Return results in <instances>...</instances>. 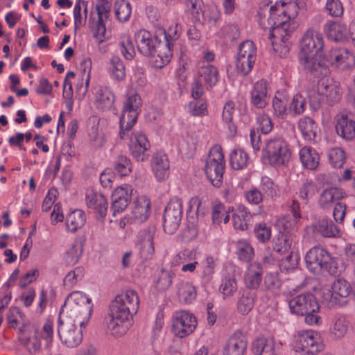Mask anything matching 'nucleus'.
I'll return each instance as SVG.
<instances>
[{
    "mask_svg": "<svg viewBox=\"0 0 355 355\" xmlns=\"http://www.w3.org/2000/svg\"><path fill=\"white\" fill-rule=\"evenodd\" d=\"M83 71L80 73L78 82L76 85V93L79 99H83L87 93L90 80V71L92 61L89 58L84 59L81 62Z\"/></svg>",
    "mask_w": 355,
    "mask_h": 355,
    "instance_id": "72a5a7b5",
    "label": "nucleus"
},
{
    "mask_svg": "<svg viewBox=\"0 0 355 355\" xmlns=\"http://www.w3.org/2000/svg\"><path fill=\"white\" fill-rule=\"evenodd\" d=\"M291 156L287 142L280 137H274L265 141L262 158L266 163L274 166L286 164Z\"/></svg>",
    "mask_w": 355,
    "mask_h": 355,
    "instance_id": "6e6552de",
    "label": "nucleus"
},
{
    "mask_svg": "<svg viewBox=\"0 0 355 355\" xmlns=\"http://www.w3.org/2000/svg\"><path fill=\"white\" fill-rule=\"evenodd\" d=\"M260 187L265 193L270 197L277 196L279 191L278 186L268 176L261 177Z\"/></svg>",
    "mask_w": 355,
    "mask_h": 355,
    "instance_id": "0e129e2a",
    "label": "nucleus"
},
{
    "mask_svg": "<svg viewBox=\"0 0 355 355\" xmlns=\"http://www.w3.org/2000/svg\"><path fill=\"white\" fill-rule=\"evenodd\" d=\"M270 27H262L269 30V39L274 52L279 57H285L288 53V39L296 28L295 21H277L276 24L269 25Z\"/></svg>",
    "mask_w": 355,
    "mask_h": 355,
    "instance_id": "0eeeda50",
    "label": "nucleus"
},
{
    "mask_svg": "<svg viewBox=\"0 0 355 355\" xmlns=\"http://www.w3.org/2000/svg\"><path fill=\"white\" fill-rule=\"evenodd\" d=\"M269 86L266 80H260L254 83L250 92V102L259 109L266 107L270 99Z\"/></svg>",
    "mask_w": 355,
    "mask_h": 355,
    "instance_id": "a878e982",
    "label": "nucleus"
},
{
    "mask_svg": "<svg viewBox=\"0 0 355 355\" xmlns=\"http://www.w3.org/2000/svg\"><path fill=\"white\" fill-rule=\"evenodd\" d=\"M252 350L254 355H277L274 342L264 337L253 341Z\"/></svg>",
    "mask_w": 355,
    "mask_h": 355,
    "instance_id": "a19ab883",
    "label": "nucleus"
},
{
    "mask_svg": "<svg viewBox=\"0 0 355 355\" xmlns=\"http://www.w3.org/2000/svg\"><path fill=\"white\" fill-rule=\"evenodd\" d=\"M236 247L239 259L244 261H249L252 259L254 255V249L246 240L238 241Z\"/></svg>",
    "mask_w": 355,
    "mask_h": 355,
    "instance_id": "864d4df0",
    "label": "nucleus"
},
{
    "mask_svg": "<svg viewBox=\"0 0 355 355\" xmlns=\"http://www.w3.org/2000/svg\"><path fill=\"white\" fill-rule=\"evenodd\" d=\"M196 326V318L189 311H177L173 317L172 331L179 338H182L192 334Z\"/></svg>",
    "mask_w": 355,
    "mask_h": 355,
    "instance_id": "6ab92c4d",
    "label": "nucleus"
},
{
    "mask_svg": "<svg viewBox=\"0 0 355 355\" xmlns=\"http://www.w3.org/2000/svg\"><path fill=\"white\" fill-rule=\"evenodd\" d=\"M352 292L351 285L345 279H337L334 282L331 289H325L322 298L329 306H345L347 304L349 296Z\"/></svg>",
    "mask_w": 355,
    "mask_h": 355,
    "instance_id": "ddd939ff",
    "label": "nucleus"
},
{
    "mask_svg": "<svg viewBox=\"0 0 355 355\" xmlns=\"http://www.w3.org/2000/svg\"><path fill=\"white\" fill-rule=\"evenodd\" d=\"M298 128L304 139L309 141L315 139L319 130L318 125L309 116L302 117L299 120Z\"/></svg>",
    "mask_w": 355,
    "mask_h": 355,
    "instance_id": "58836bf2",
    "label": "nucleus"
},
{
    "mask_svg": "<svg viewBox=\"0 0 355 355\" xmlns=\"http://www.w3.org/2000/svg\"><path fill=\"white\" fill-rule=\"evenodd\" d=\"M291 311L297 315H304V322L309 325L319 324L320 317L319 304L310 293H303L294 297L289 301Z\"/></svg>",
    "mask_w": 355,
    "mask_h": 355,
    "instance_id": "423d86ee",
    "label": "nucleus"
},
{
    "mask_svg": "<svg viewBox=\"0 0 355 355\" xmlns=\"http://www.w3.org/2000/svg\"><path fill=\"white\" fill-rule=\"evenodd\" d=\"M220 291L224 297H230L237 291V284L234 277L225 278L220 286Z\"/></svg>",
    "mask_w": 355,
    "mask_h": 355,
    "instance_id": "774afa93",
    "label": "nucleus"
},
{
    "mask_svg": "<svg viewBox=\"0 0 355 355\" xmlns=\"http://www.w3.org/2000/svg\"><path fill=\"white\" fill-rule=\"evenodd\" d=\"M270 3H275L270 6L269 16L268 17L260 16L259 25L261 27H270L277 21H294L293 19L297 16L299 6L295 0H269Z\"/></svg>",
    "mask_w": 355,
    "mask_h": 355,
    "instance_id": "39448f33",
    "label": "nucleus"
},
{
    "mask_svg": "<svg viewBox=\"0 0 355 355\" xmlns=\"http://www.w3.org/2000/svg\"><path fill=\"white\" fill-rule=\"evenodd\" d=\"M305 262L307 268L313 273L322 270L331 272L334 261L329 253L321 247H313L306 254Z\"/></svg>",
    "mask_w": 355,
    "mask_h": 355,
    "instance_id": "f8f14e48",
    "label": "nucleus"
},
{
    "mask_svg": "<svg viewBox=\"0 0 355 355\" xmlns=\"http://www.w3.org/2000/svg\"><path fill=\"white\" fill-rule=\"evenodd\" d=\"M322 349L323 344L319 334L313 330H304L298 332L289 355H315Z\"/></svg>",
    "mask_w": 355,
    "mask_h": 355,
    "instance_id": "9d476101",
    "label": "nucleus"
},
{
    "mask_svg": "<svg viewBox=\"0 0 355 355\" xmlns=\"http://www.w3.org/2000/svg\"><path fill=\"white\" fill-rule=\"evenodd\" d=\"M292 245V239L289 236L285 234H281L275 240L274 250L280 253L284 254L288 252Z\"/></svg>",
    "mask_w": 355,
    "mask_h": 355,
    "instance_id": "4d7b16f0",
    "label": "nucleus"
},
{
    "mask_svg": "<svg viewBox=\"0 0 355 355\" xmlns=\"http://www.w3.org/2000/svg\"><path fill=\"white\" fill-rule=\"evenodd\" d=\"M112 76L116 80H122L125 77V66L122 60L117 56L110 60V67Z\"/></svg>",
    "mask_w": 355,
    "mask_h": 355,
    "instance_id": "603ef678",
    "label": "nucleus"
},
{
    "mask_svg": "<svg viewBox=\"0 0 355 355\" xmlns=\"http://www.w3.org/2000/svg\"><path fill=\"white\" fill-rule=\"evenodd\" d=\"M41 336L44 339L47 346L51 344L53 338L52 322H46L42 327V331L35 330L33 334L28 335L24 334L20 338V343L29 353L36 354L40 351L41 347Z\"/></svg>",
    "mask_w": 355,
    "mask_h": 355,
    "instance_id": "2eb2a0df",
    "label": "nucleus"
},
{
    "mask_svg": "<svg viewBox=\"0 0 355 355\" xmlns=\"http://www.w3.org/2000/svg\"><path fill=\"white\" fill-rule=\"evenodd\" d=\"M324 58L325 64H328L341 71L352 69L355 65L354 53L346 48H332Z\"/></svg>",
    "mask_w": 355,
    "mask_h": 355,
    "instance_id": "a211bd4d",
    "label": "nucleus"
},
{
    "mask_svg": "<svg viewBox=\"0 0 355 355\" xmlns=\"http://www.w3.org/2000/svg\"><path fill=\"white\" fill-rule=\"evenodd\" d=\"M263 269L261 264L257 262L250 263L245 273L244 281L250 288H257L262 281Z\"/></svg>",
    "mask_w": 355,
    "mask_h": 355,
    "instance_id": "f704fd0d",
    "label": "nucleus"
},
{
    "mask_svg": "<svg viewBox=\"0 0 355 355\" xmlns=\"http://www.w3.org/2000/svg\"><path fill=\"white\" fill-rule=\"evenodd\" d=\"M254 304L253 294L249 291L244 292L239 299L238 310L243 315L248 314L253 308Z\"/></svg>",
    "mask_w": 355,
    "mask_h": 355,
    "instance_id": "5fc2aeb1",
    "label": "nucleus"
},
{
    "mask_svg": "<svg viewBox=\"0 0 355 355\" xmlns=\"http://www.w3.org/2000/svg\"><path fill=\"white\" fill-rule=\"evenodd\" d=\"M300 159L304 168L314 170L319 165L320 155L312 147L304 146L300 150Z\"/></svg>",
    "mask_w": 355,
    "mask_h": 355,
    "instance_id": "4c0bfd02",
    "label": "nucleus"
},
{
    "mask_svg": "<svg viewBox=\"0 0 355 355\" xmlns=\"http://www.w3.org/2000/svg\"><path fill=\"white\" fill-rule=\"evenodd\" d=\"M204 83L207 89L214 87L219 80L218 69L213 64H202L198 71V76Z\"/></svg>",
    "mask_w": 355,
    "mask_h": 355,
    "instance_id": "473e14b6",
    "label": "nucleus"
},
{
    "mask_svg": "<svg viewBox=\"0 0 355 355\" xmlns=\"http://www.w3.org/2000/svg\"><path fill=\"white\" fill-rule=\"evenodd\" d=\"M66 221L67 230L75 232L85 225L86 215L83 210L76 209L67 215Z\"/></svg>",
    "mask_w": 355,
    "mask_h": 355,
    "instance_id": "37998d69",
    "label": "nucleus"
},
{
    "mask_svg": "<svg viewBox=\"0 0 355 355\" xmlns=\"http://www.w3.org/2000/svg\"><path fill=\"white\" fill-rule=\"evenodd\" d=\"M77 323L62 319L61 315L58 319V331L62 343L69 347H76L83 340V329Z\"/></svg>",
    "mask_w": 355,
    "mask_h": 355,
    "instance_id": "4468645a",
    "label": "nucleus"
},
{
    "mask_svg": "<svg viewBox=\"0 0 355 355\" xmlns=\"http://www.w3.org/2000/svg\"><path fill=\"white\" fill-rule=\"evenodd\" d=\"M252 216L248 209L240 205L232 214V223L234 229L244 230L248 228Z\"/></svg>",
    "mask_w": 355,
    "mask_h": 355,
    "instance_id": "79ce46f5",
    "label": "nucleus"
},
{
    "mask_svg": "<svg viewBox=\"0 0 355 355\" xmlns=\"http://www.w3.org/2000/svg\"><path fill=\"white\" fill-rule=\"evenodd\" d=\"M151 168L155 178L159 181H164L169 174V161L166 155L157 152L153 155L151 159Z\"/></svg>",
    "mask_w": 355,
    "mask_h": 355,
    "instance_id": "7c9ffc66",
    "label": "nucleus"
},
{
    "mask_svg": "<svg viewBox=\"0 0 355 355\" xmlns=\"http://www.w3.org/2000/svg\"><path fill=\"white\" fill-rule=\"evenodd\" d=\"M114 97L112 92L106 87H100L95 92L94 103L98 109L108 110L113 105Z\"/></svg>",
    "mask_w": 355,
    "mask_h": 355,
    "instance_id": "ea45409f",
    "label": "nucleus"
},
{
    "mask_svg": "<svg viewBox=\"0 0 355 355\" xmlns=\"http://www.w3.org/2000/svg\"><path fill=\"white\" fill-rule=\"evenodd\" d=\"M257 60V48L254 44L250 40L242 42L239 46L237 54L236 67L242 75L248 74Z\"/></svg>",
    "mask_w": 355,
    "mask_h": 355,
    "instance_id": "dca6fc26",
    "label": "nucleus"
},
{
    "mask_svg": "<svg viewBox=\"0 0 355 355\" xmlns=\"http://www.w3.org/2000/svg\"><path fill=\"white\" fill-rule=\"evenodd\" d=\"M202 0H187L186 11L192 17L194 22H200L203 17Z\"/></svg>",
    "mask_w": 355,
    "mask_h": 355,
    "instance_id": "3c124183",
    "label": "nucleus"
},
{
    "mask_svg": "<svg viewBox=\"0 0 355 355\" xmlns=\"http://www.w3.org/2000/svg\"><path fill=\"white\" fill-rule=\"evenodd\" d=\"M85 202L87 207L94 210L100 217L104 218L106 216L108 203L103 194L88 189L86 191Z\"/></svg>",
    "mask_w": 355,
    "mask_h": 355,
    "instance_id": "cd10ccee",
    "label": "nucleus"
},
{
    "mask_svg": "<svg viewBox=\"0 0 355 355\" xmlns=\"http://www.w3.org/2000/svg\"><path fill=\"white\" fill-rule=\"evenodd\" d=\"M345 196L346 194L343 189L336 187L329 188L324 190L320 195L319 205L323 208H328Z\"/></svg>",
    "mask_w": 355,
    "mask_h": 355,
    "instance_id": "e433bc0d",
    "label": "nucleus"
},
{
    "mask_svg": "<svg viewBox=\"0 0 355 355\" xmlns=\"http://www.w3.org/2000/svg\"><path fill=\"white\" fill-rule=\"evenodd\" d=\"M139 297L133 289H127L119 294L111 302L106 318L108 333L114 338L126 334L132 324L133 316L137 313Z\"/></svg>",
    "mask_w": 355,
    "mask_h": 355,
    "instance_id": "f257e3e1",
    "label": "nucleus"
},
{
    "mask_svg": "<svg viewBox=\"0 0 355 355\" xmlns=\"http://www.w3.org/2000/svg\"><path fill=\"white\" fill-rule=\"evenodd\" d=\"M132 164L125 156L119 155L114 162V170L120 176L128 175L131 172Z\"/></svg>",
    "mask_w": 355,
    "mask_h": 355,
    "instance_id": "13d9d810",
    "label": "nucleus"
},
{
    "mask_svg": "<svg viewBox=\"0 0 355 355\" xmlns=\"http://www.w3.org/2000/svg\"><path fill=\"white\" fill-rule=\"evenodd\" d=\"M234 112V103L232 101H227L223 106L222 121L223 126L226 129V134L229 137H234L237 132V128L233 121Z\"/></svg>",
    "mask_w": 355,
    "mask_h": 355,
    "instance_id": "c9c22d12",
    "label": "nucleus"
},
{
    "mask_svg": "<svg viewBox=\"0 0 355 355\" xmlns=\"http://www.w3.org/2000/svg\"><path fill=\"white\" fill-rule=\"evenodd\" d=\"M348 323L346 318L343 315H336L332 321L330 327L331 335L336 338L343 337L347 332Z\"/></svg>",
    "mask_w": 355,
    "mask_h": 355,
    "instance_id": "de8ad7c7",
    "label": "nucleus"
},
{
    "mask_svg": "<svg viewBox=\"0 0 355 355\" xmlns=\"http://www.w3.org/2000/svg\"><path fill=\"white\" fill-rule=\"evenodd\" d=\"M141 105V100L138 94H132L128 96L120 117V137L121 139H125L126 136H128L129 131L136 123L138 110Z\"/></svg>",
    "mask_w": 355,
    "mask_h": 355,
    "instance_id": "9b49d317",
    "label": "nucleus"
},
{
    "mask_svg": "<svg viewBox=\"0 0 355 355\" xmlns=\"http://www.w3.org/2000/svg\"><path fill=\"white\" fill-rule=\"evenodd\" d=\"M135 40L139 51L151 58V62L156 68L161 69L166 65L173 56L168 42L163 43L157 37L146 30H140L135 34Z\"/></svg>",
    "mask_w": 355,
    "mask_h": 355,
    "instance_id": "7ed1b4c3",
    "label": "nucleus"
},
{
    "mask_svg": "<svg viewBox=\"0 0 355 355\" xmlns=\"http://www.w3.org/2000/svg\"><path fill=\"white\" fill-rule=\"evenodd\" d=\"M82 254L83 246L76 242L65 251L62 258L63 261L65 265L73 266L79 261Z\"/></svg>",
    "mask_w": 355,
    "mask_h": 355,
    "instance_id": "a18cd8bd",
    "label": "nucleus"
},
{
    "mask_svg": "<svg viewBox=\"0 0 355 355\" xmlns=\"http://www.w3.org/2000/svg\"><path fill=\"white\" fill-rule=\"evenodd\" d=\"M225 162L220 146H213L207 159L205 172L207 179L215 187H220L223 182Z\"/></svg>",
    "mask_w": 355,
    "mask_h": 355,
    "instance_id": "1a4fd4ad",
    "label": "nucleus"
},
{
    "mask_svg": "<svg viewBox=\"0 0 355 355\" xmlns=\"http://www.w3.org/2000/svg\"><path fill=\"white\" fill-rule=\"evenodd\" d=\"M331 164L335 168H341L345 163L344 151L340 148H331L328 154Z\"/></svg>",
    "mask_w": 355,
    "mask_h": 355,
    "instance_id": "680f3d73",
    "label": "nucleus"
},
{
    "mask_svg": "<svg viewBox=\"0 0 355 355\" xmlns=\"http://www.w3.org/2000/svg\"><path fill=\"white\" fill-rule=\"evenodd\" d=\"M87 2L84 0H78L73 8L74 27L79 28L83 25L82 10L84 9L85 18L87 17Z\"/></svg>",
    "mask_w": 355,
    "mask_h": 355,
    "instance_id": "052dcab7",
    "label": "nucleus"
},
{
    "mask_svg": "<svg viewBox=\"0 0 355 355\" xmlns=\"http://www.w3.org/2000/svg\"><path fill=\"white\" fill-rule=\"evenodd\" d=\"M155 233V226L150 225L138 234L137 245L141 256L145 259H150L155 252L153 240Z\"/></svg>",
    "mask_w": 355,
    "mask_h": 355,
    "instance_id": "b1692460",
    "label": "nucleus"
},
{
    "mask_svg": "<svg viewBox=\"0 0 355 355\" xmlns=\"http://www.w3.org/2000/svg\"><path fill=\"white\" fill-rule=\"evenodd\" d=\"M315 75V76H323L318 81V90L320 95L325 97L327 102L329 105H333L338 103L342 96V89L340 83L336 82L333 78L328 76V73Z\"/></svg>",
    "mask_w": 355,
    "mask_h": 355,
    "instance_id": "412c9836",
    "label": "nucleus"
},
{
    "mask_svg": "<svg viewBox=\"0 0 355 355\" xmlns=\"http://www.w3.org/2000/svg\"><path fill=\"white\" fill-rule=\"evenodd\" d=\"M248 347L246 337L240 331L233 334L227 340L223 355H245Z\"/></svg>",
    "mask_w": 355,
    "mask_h": 355,
    "instance_id": "bb28decb",
    "label": "nucleus"
},
{
    "mask_svg": "<svg viewBox=\"0 0 355 355\" xmlns=\"http://www.w3.org/2000/svg\"><path fill=\"white\" fill-rule=\"evenodd\" d=\"M182 218V202L178 198H173L168 202L164 213V230L173 234L178 228Z\"/></svg>",
    "mask_w": 355,
    "mask_h": 355,
    "instance_id": "f3484780",
    "label": "nucleus"
},
{
    "mask_svg": "<svg viewBox=\"0 0 355 355\" xmlns=\"http://www.w3.org/2000/svg\"><path fill=\"white\" fill-rule=\"evenodd\" d=\"M291 211L293 214L292 216L290 215L282 216L275 223V226L282 234L288 233L297 229V223L302 217L300 203L297 200H293Z\"/></svg>",
    "mask_w": 355,
    "mask_h": 355,
    "instance_id": "393cba45",
    "label": "nucleus"
},
{
    "mask_svg": "<svg viewBox=\"0 0 355 355\" xmlns=\"http://www.w3.org/2000/svg\"><path fill=\"white\" fill-rule=\"evenodd\" d=\"M324 46L322 33L313 27L304 32L300 40L299 60L304 68L311 73L327 74L329 68L323 55Z\"/></svg>",
    "mask_w": 355,
    "mask_h": 355,
    "instance_id": "f03ea898",
    "label": "nucleus"
},
{
    "mask_svg": "<svg viewBox=\"0 0 355 355\" xmlns=\"http://www.w3.org/2000/svg\"><path fill=\"white\" fill-rule=\"evenodd\" d=\"M324 31L329 40L335 42H344L350 34V29L338 21H327L324 25Z\"/></svg>",
    "mask_w": 355,
    "mask_h": 355,
    "instance_id": "c85d7f7f",
    "label": "nucleus"
},
{
    "mask_svg": "<svg viewBox=\"0 0 355 355\" xmlns=\"http://www.w3.org/2000/svg\"><path fill=\"white\" fill-rule=\"evenodd\" d=\"M218 263V259L214 256H207L201 262L202 275L209 277L215 272V268Z\"/></svg>",
    "mask_w": 355,
    "mask_h": 355,
    "instance_id": "69168bd1",
    "label": "nucleus"
},
{
    "mask_svg": "<svg viewBox=\"0 0 355 355\" xmlns=\"http://www.w3.org/2000/svg\"><path fill=\"white\" fill-rule=\"evenodd\" d=\"M130 139L129 149L132 156L137 162H146L149 157L150 143L146 135L141 132H128L124 139Z\"/></svg>",
    "mask_w": 355,
    "mask_h": 355,
    "instance_id": "aec40b11",
    "label": "nucleus"
},
{
    "mask_svg": "<svg viewBox=\"0 0 355 355\" xmlns=\"http://www.w3.org/2000/svg\"><path fill=\"white\" fill-rule=\"evenodd\" d=\"M249 161L248 155L243 149H234L230 154V164L235 170L244 168L249 164Z\"/></svg>",
    "mask_w": 355,
    "mask_h": 355,
    "instance_id": "49530a36",
    "label": "nucleus"
},
{
    "mask_svg": "<svg viewBox=\"0 0 355 355\" xmlns=\"http://www.w3.org/2000/svg\"><path fill=\"white\" fill-rule=\"evenodd\" d=\"M188 112L193 116H207L208 114L207 101L202 98L193 99L188 103Z\"/></svg>",
    "mask_w": 355,
    "mask_h": 355,
    "instance_id": "8fccbe9b",
    "label": "nucleus"
},
{
    "mask_svg": "<svg viewBox=\"0 0 355 355\" xmlns=\"http://www.w3.org/2000/svg\"><path fill=\"white\" fill-rule=\"evenodd\" d=\"M133 189L129 184H123L114 189L112 194L111 211L115 216L123 212L128 206L132 194Z\"/></svg>",
    "mask_w": 355,
    "mask_h": 355,
    "instance_id": "4be33fe9",
    "label": "nucleus"
},
{
    "mask_svg": "<svg viewBox=\"0 0 355 355\" xmlns=\"http://www.w3.org/2000/svg\"><path fill=\"white\" fill-rule=\"evenodd\" d=\"M314 227L316 232L325 237H336L340 234L339 229L327 218L320 219Z\"/></svg>",
    "mask_w": 355,
    "mask_h": 355,
    "instance_id": "c03bdc74",
    "label": "nucleus"
},
{
    "mask_svg": "<svg viewBox=\"0 0 355 355\" xmlns=\"http://www.w3.org/2000/svg\"><path fill=\"white\" fill-rule=\"evenodd\" d=\"M315 186L312 181L306 180L299 187L297 195L305 204H307L309 199L314 195Z\"/></svg>",
    "mask_w": 355,
    "mask_h": 355,
    "instance_id": "bf43d9fd",
    "label": "nucleus"
},
{
    "mask_svg": "<svg viewBox=\"0 0 355 355\" xmlns=\"http://www.w3.org/2000/svg\"><path fill=\"white\" fill-rule=\"evenodd\" d=\"M151 203L148 198L145 196H138L132 208V220L135 223L146 221L150 214Z\"/></svg>",
    "mask_w": 355,
    "mask_h": 355,
    "instance_id": "2f4dec72",
    "label": "nucleus"
},
{
    "mask_svg": "<svg viewBox=\"0 0 355 355\" xmlns=\"http://www.w3.org/2000/svg\"><path fill=\"white\" fill-rule=\"evenodd\" d=\"M198 252L196 250L185 249L178 253L173 259V264L175 266L184 264L187 262L196 260Z\"/></svg>",
    "mask_w": 355,
    "mask_h": 355,
    "instance_id": "6e6d98bb",
    "label": "nucleus"
},
{
    "mask_svg": "<svg viewBox=\"0 0 355 355\" xmlns=\"http://www.w3.org/2000/svg\"><path fill=\"white\" fill-rule=\"evenodd\" d=\"M175 293L178 301L182 304H190L197 297L196 287L189 281H179L175 286Z\"/></svg>",
    "mask_w": 355,
    "mask_h": 355,
    "instance_id": "c756f323",
    "label": "nucleus"
},
{
    "mask_svg": "<svg viewBox=\"0 0 355 355\" xmlns=\"http://www.w3.org/2000/svg\"><path fill=\"white\" fill-rule=\"evenodd\" d=\"M121 51L125 59L132 60L135 54V51L130 37L128 35L121 37L120 42Z\"/></svg>",
    "mask_w": 355,
    "mask_h": 355,
    "instance_id": "338daca9",
    "label": "nucleus"
},
{
    "mask_svg": "<svg viewBox=\"0 0 355 355\" xmlns=\"http://www.w3.org/2000/svg\"><path fill=\"white\" fill-rule=\"evenodd\" d=\"M92 311V300L82 292L75 291L67 297L60 315L64 320L77 323L79 327H85Z\"/></svg>",
    "mask_w": 355,
    "mask_h": 355,
    "instance_id": "20e7f679",
    "label": "nucleus"
},
{
    "mask_svg": "<svg viewBox=\"0 0 355 355\" xmlns=\"http://www.w3.org/2000/svg\"><path fill=\"white\" fill-rule=\"evenodd\" d=\"M335 128L337 134L345 140L355 138V119L350 114L343 111L335 116Z\"/></svg>",
    "mask_w": 355,
    "mask_h": 355,
    "instance_id": "5701e85b",
    "label": "nucleus"
},
{
    "mask_svg": "<svg viewBox=\"0 0 355 355\" xmlns=\"http://www.w3.org/2000/svg\"><path fill=\"white\" fill-rule=\"evenodd\" d=\"M174 274L170 271L161 270L159 277L155 281L156 287L160 291L166 290L172 284Z\"/></svg>",
    "mask_w": 355,
    "mask_h": 355,
    "instance_id": "e2e57ef3",
    "label": "nucleus"
},
{
    "mask_svg": "<svg viewBox=\"0 0 355 355\" xmlns=\"http://www.w3.org/2000/svg\"><path fill=\"white\" fill-rule=\"evenodd\" d=\"M114 12L119 21H127L132 12L130 3L126 0H116L114 3Z\"/></svg>",
    "mask_w": 355,
    "mask_h": 355,
    "instance_id": "09e8293b",
    "label": "nucleus"
}]
</instances>
